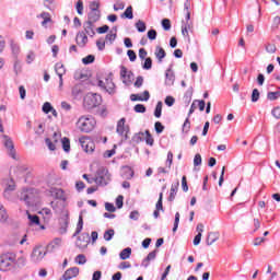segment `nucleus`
<instances>
[{"label": "nucleus", "instance_id": "obj_1", "mask_svg": "<svg viewBox=\"0 0 280 280\" xmlns=\"http://www.w3.org/2000/svg\"><path fill=\"white\" fill-rule=\"evenodd\" d=\"M102 105V95L97 93H88L83 98V106L88 110L93 108H97V106Z\"/></svg>", "mask_w": 280, "mask_h": 280}, {"label": "nucleus", "instance_id": "obj_2", "mask_svg": "<svg viewBox=\"0 0 280 280\" xmlns=\"http://www.w3.org/2000/svg\"><path fill=\"white\" fill-rule=\"evenodd\" d=\"M95 118L93 116H81L77 122V127L81 132H91L95 128Z\"/></svg>", "mask_w": 280, "mask_h": 280}, {"label": "nucleus", "instance_id": "obj_3", "mask_svg": "<svg viewBox=\"0 0 280 280\" xmlns=\"http://www.w3.org/2000/svg\"><path fill=\"white\" fill-rule=\"evenodd\" d=\"M95 183L101 187H106L110 183V173L106 166H101L97 168L95 174Z\"/></svg>", "mask_w": 280, "mask_h": 280}, {"label": "nucleus", "instance_id": "obj_4", "mask_svg": "<svg viewBox=\"0 0 280 280\" xmlns=\"http://www.w3.org/2000/svg\"><path fill=\"white\" fill-rule=\"evenodd\" d=\"M46 255H47L46 247H44L43 245L35 246L31 254L32 264H40V261H43V259H45Z\"/></svg>", "mask_w": 280, "mask_h": 280}, {"label": "nucleus", "instance_id": "obj_5", "mask_svg": "<svg viewBox=\"0 0 280 280\" xmlns=\"http://www.w3.org/2000/svg\"><path fill=\"white\" fill-rule=\"evenodd\" d=\"M116 132L119 137H122V141H128V132H130V126L126 125V118H120L117 122Z\"/></svg>", "mask_w": 280, "mask_h": 280}, {"label": "nucleus", "instance_id": "obj_6", "mask_svg": "<svg viewBox=\"0 0 280 280\" xmlns=\"http://www.w3.org/2000/svg\"><path fill=\"white\" fill-rule=\"evenodd\" d=\"M98 86L104 89L109 95H115V83L113 82V78L107 77L105 80H98Z\"/></svg>", "mask_w": 280, "mask_h": 280}, {"label": "nucleus", "instance_id": "obj_7", "mask_svg": "<svg viewBox=\"0 0 280 280\" xmlns=\"http://www.w3.org/2000/svg\"><path fill=\"white\" fill-rule=\"evenodd\" d=\"M79 143L86 153L95 152V142L89 137H81Z\"/></svg>", "mask_w": 280, "mask_h": 280}, {"label": "nucleus", "instance_id": "obj_8", "mask_svg": "<svg viewBox=\"0 0 280 280\" xmlns=\"http://www.w3.org/2000/svg\"><path fill=\"white\" fill-rule=\"evenodd\" d=\"M16 261V256L14 255H5L2 256L0 259V270H3L4 272L7 270H10L12 268V265Z\"/></svg>", "mask_w": 280, "mask_h": 280}, {"label": "nucleus", "instance_id": "obj_9", "mask_svg": "<svg viewBox=\"0 0 280 280\" xmlns=\"http://www.w3.org/2000/svg\"><path fill=\"white\" fill-rule=\"evenodd\" d=\"M2 138L4 139V148H7L9 156L16 161V149H14V142L12 141V138L7 135H3Z\"/></svg>", "mask_w": 280, "mask_h": 280}, {"label": "nucleus", "instance_id": "obj_10", "mask_svg": "<svg viewBox=\"0 0 280 280\" xmlns=\"http://www.w3.org/2000/svg\"><path fill=\"white\" fill-rule=\"evenodd\" d=\"M19 199L21 202H24L26 207H32L34 205L32 201L34 200V192L30 189H24L20 192Z\"/></svg>", "mask_w": 280, "mask_h": 280}, {"label": "nucleus", "instance_id": "obj_11", "mask_svg": "<svg viewBox=\"0 0 280 280\" xmlns=\"http://www.w3.org/2000/svg\"><path fill=\"white\" fill-rule=\"evenodd\" d=\"M91 242V236L89 235V233L84 232L82 233L77 242H75V246L78 248H86V246H89V243Z\"/></svg>", "mask_w": 280, "mask_h": 280}, {"label": "nucleus", "instance_id": "obj_12", "mask_svg": "<svg viewBox=\"0 0 280 280\" xmlns=\"http://www.w3.org/2000/svg\"><path fill=\"white\" fill-rule=\"evenodd\" d=\"M78 275H80V268L71 267L65 271L62 279L63 280L75 279V277H78Z\"/></svg>", "mask_w": 280, "mask_h": 280}, {"label": "nucleus", "instance_id": "obj_13", "mask_svg": "<svg viewBox=\"0 0 280 280\" xmlns=\"http://www.w3.org/2000/svg\"><path fill=\"white\" fill-rule=\"evenodd\" d=\"M50 196H52V198H56V200H67V197L65 196V190H62V188H56L52 187L50 188Z\"/></svg>", "mask_w": 280, "mask_h": 280}, {"label": "nucleus", "instance_id": "obj_14", "mask_svg": "<svg viewBox=\"0 0 280 280\" xmlns=\"http://www.w3.org/2000/svg\"><path fill=\"white\" fill-rule=\"evenodd\" d=\"M55 71L57 73V75L59 77V89H62V75H65V73H67V70L65 69V65L62 63H56L55 66Z\"/></svg>", "mask_w": 280, "mask_h": 280}, {"label": "nucleus", "instance_id": "obj_15", "mask_svg": "<svg viewBox=\"0 0 280 280\" xmlns=\"http://www.w3.org/2000/svg\"><path fill=\"white\" fill-rule=\"evenodd\" d=\"M130 100L131 102H148V100H150V92L145 90L142 95L131 94Z\"/></svg>", "mask_w": 280, "mask_h": 280}, {"label": "nucleus", "instance_id": "obj_16", "mask_svg": "<svg viewBox=\"0 0 280 280\" xmlns=\"http://www.w3.org/2000/svg\"><path fill=\"white\" fill-rule=\"evenodd\" d=\"M75 43L80 47H86V43H89V37L86 36V33L79 32L75 37Z\"/></svg>", "mask_w": 280, "mask_h": 280}, {"label": "nucleus", "instance_id": "obj_17", "mask_svg": "<svg viewBox=\"0 0 280 280\" xmlns=\"http://www.w3.org/2000/svg\"><path fill=\"white\" fill-rule=\"evenodd\" d=\"M120 78H122V82L124 84H126V82H130V80H132V72L131 71L128 72V68H126V66H121Z\"/></svg>", "mask_w": 280, "mask_h": 280}, {"label": "nucleus", "instance_id": "obj_18", "mask_svg": "<svg viewBox=\"0 0 280 280\" xmlns=\"http://www.w3.org/2000/svg\"><path fill=\"white\" fill-rule=\"evenodd\" d=\"M95 23L94 22H84L83 23V28H84V32L85 34H88V36H91L93 38V36H95Z\"/></svg>", "mask_w": 280, "mask_h": 280}, {"label": "nucleus", "instance_id": "obj_19", "mask_svg": "<svg viewBox=\"0 0 280 280\" xmlns=\"http://www.w3.org/2000/svg\"><path fill=\"white\" fill-rule=\"evenodd\" d=\"M62 244V238L60 237H57L55 238L54 241H51L47 247H46V250L48 253H54V250H56V248H60V245Z\"/></svg>", "mask_w": 280, "mask_h": 280}, {"label": "nucleus", "instance_id": "obj_20", "mask_svg": "<svg viewBox=\"0 0 280 280\" xmlns=\"http://www.w3.org/2000/svg\"><path fill=\"white\" fill-rule=\"evenodd\" d=\"M102 19V11H90L88 13V22L97 23Z\"/></svg>", "mask_w": 280, "mask_h": 280}, {"label": "nucleus", "instance_id": "obj_21", "mask_svg": "<svg viewBox=\"0 0 280 280\" xmlns=\"http://www.w3.org/2000/svg\"><path fill=\"white\" fill-rule=\"evenodd\" d=\"M156 253H158L156 249H154L153 252H150L148 256L142 260L141 266L143 268H148V266H150V261H153V259H156Z\"/></svg>", "mask_w": 280, "mask_h": 280}, {"label": "nucleus", "instance_id": "obj_22", "mask_svg": "<svg viewBox=\"0 0 280 280\" xmlns=\"http://www.w3.org/2000/svg\"><path fill=\"white\" fill-rule=\"evenodd\" d=\"M180 186V183L176 182L175 184H172L171 186V192L168 196V201L174 202L176 200V194H178V187Z\"/></svg>", "mask_w": 280, "mask_h": 280}, {"label": "nucleus", "instance_id": "obj_23", "mask_svg": "<svg viewBox=\"0 0 280 280\" xmlns=\"http://www.w3.org/2000/svg\"><path fill=\"white\" fill-rule=\"evenodd\" d=\"M220 240V233L218 232H210L207 237V245L211 246L212 244H215Z\"/></svg>", "mask_w": 280, "mask_h": 280}, {"label": "nucleus", "instance_id": "obj_24", "mask_svg": "<svg viewBox=\"0 0 280 280\" xmlns=\"http://www.w3.org/2000/svg\"><path fill=\"white\" fill-rule=\"evenodd\" d=\"M67 229H69V218L60 219L59 233L60 235H65L67 233Z\"/></svg>", "mask_w": 280, "mask_h": 280}, {"label": "nucleus", "instance_id": "obj_25", "mask_svg": "<svg viewBox=\"0 0 280 280\" xmlns=\"http://www.w3.org/2000/svg\"><path fill=\"white\" fill-rule=\"evenodd\" d=\"M154 55L159 62H163V58L167 56V52H165V49H163V47L156 46Z\"/></svg>", "mask_w": 280, "mask_h": 280}, {"label": "nucleus", "instance_id": "obj_26", "mask_svg": "<svg viewBox=\"0 0 280 280\" xmlns=\"http://www.w3.org/2000/svg\"><path fill=\"white\" fill-rule=\"evenodd\" d=\"M135 176V172L132 171V168L125 166L122 167V172H121V177L125 178L126 180H130V178H132Z\"/></svg>", "mask_w": 280, "mask_h": 280}, {"label": "nucleus", "instance_id": "obj_27", "mask_svg": "<svg viewBox=\"0 0 280 280\" xmlns=\"http://www.w3.org/2000/svg\"><path fill=\"white\" fill-rule=\"evenodd\" d=\"M82 229H84V219L82 218V215H80L79 221L77 223L75 232L72 235V237H78V235H80V233H82Z\"/></svg>", "mask_w": 280, "mask_h": 280}, {"label": "nucleus", "instance_id": "obj_28", "mask_svg": "<svg viewBox=\"0 0 280 280\" xmlns=\"http://www.w3.org/2000/svg\"><path fill=\"white\" fill-rule=\"evenodd\" d=\"M4 185H5L4 190L7 191H14L16 189V184L14 183L13 178L5 179Z\"/></svg>", "mask_w": 280, "mask_h": 280}, {"label": "nucleus", "instance_id": "obj_29", "mask_svg": "<svg viewBox=\"0 0 280 280\" xmlns=\"http://www.w3.org/2000/svg\"><path fill=\"white\" fill-rule=\"evenodd\" d=\"M130 255H132V248L127 247L120 252L119 257L126 261V259H130Z\"/></svg>", "mask_w": 280, "mask_h": 280}, {"label": "nucleus", "instance_id": "obj_30", "mask_svg": "<svg viewBox=\"0 0 280 280\" xmlns=\"http://www.w3.org/2000/svg\"><path fill=\"white\" fill-rule=\"evenodd\" d=\"M142 141H145V131H140L132 137L133 143H141Z\"/></svg>", "mask_w": 280, "mask_h": 280}, {"label": "nucleus", "instance_id": "obj_31", "mask_svg": "<svg viewBox=\"0 0 280 280\" xmlns=\"http://www.w3.org/2000/svg\"><path fill=\"white\" fill-rule=\"evenodd\" d=\"M120 16L121 19H135V14L132 13V5H129Z\"/></svg>", "mask_w": 280, "mask_h": 280}, {"label": "nucleus", "instance_id": "obj_32", "mask_svg": "<svg viewBox=\"0 0 280 280\" xmlns=\"http://www.w3.org/2000/svg\"><path fill=\"white\" fill-rule=\"evenodd\" d=\"M39 16L40 19H44V21L42 22L43 26H46L47 23H51V14H49V12H42Z\"/></svg>", "mask_w": 280, "mask_h": 280}, {"label": "nucleus", "instance_id": "obj_33", "mask_svg": "<svg viewBox=\"0 0 280 280\" xmlns=\"http://www.w3.org/2000/svg\"><path fill=\"white\" fill-rule=\"evenodd\" d=\"M144 141L147 143V145H154V138H152V133H150V130H145V135H144Z\"/></svg>", "mask_w": 280, "mask_h": 280}, {"label": "nucleus", "instance_id": "obj_34", "mask_svg": "<svg viewBox=\"0 0 280 280\" xmlns=\"http://www.w3.org/2000/svg\"><path fill=\"white\" fill-rule=\"evenodd\" d=\"M163 113V102H158L154 110V117L158 119L161 117V114Z\"/></svg>", "mask_w": 280, "mask_h": 280}, {"label": "nucleus", "instance_id": "obj_35", "mask_svg": "<svg viewBox=\"0 0 280 280\" xmlns=\"http://www.w3.org/2000/svg\"><path fill=\"white\" fill-rule=\"evenodd\" d=\"M165 77H166V84L171 85V84H174V73L172 72V70H166V73H165Z\"/></svg>", "mask_w": 280, "mask_h": 280}, {"label": "nucleus", "instance_id": "obj_36", "mask_svg": "<svg viewBox=\"0 0 280 280\" xmlns=\"http://www.w3.org/2000/svg\"><path fill=\"white\" fill-rule=\"evenodd\" d=\"M62 143V148L66 152H70L71 151V141L69 140V138H63L61 140Z\"/></svg>", "mask_w": 280, "mask_h": 280}, {"label": "nucleus", "instance_id": "obj_37", "mask_svg": "<svg viewBox=\"0 0 280 280\" xmlns=\"http://www.w3.org/2000/svg\"><path fill=\"white\" fill-rule=\"evenodd\" d=\"M191 130V121H189V117H187L183 124L182 132H189Z\"/></svg>", "mask_w": 280, "mask_h": 280}, {"label": "nucleus", "instance_id": "obj_38", "mask_svg": "<svg viewBox=\"0 0 280 280\" xmlns=\"http://www.w3.org/2000/svg\"><path fill=\"white\" fill-rule=\"evenodd\" d=\"M280 97V91L276 92H268L267 100H270V102H275V100H279Z\"/></svg>", "mask_w": 280, "mask_h": 280}, {"label": "nucleus", "instance_id": "obj_39", "mask_svg": "<svg viewBox=\"0 0 280 280\" xmlns=\"http://www.w3.org/2000/svg\"><path fill=\"white\" fill-rule=\"evenodd\" d=\"M115 236V230L110 229L105 231L104 233V240L105 242H110V240H113V237Z\"/></svg>", "mask_w": 280, "mask_h": 280}, {"label": "nucleus", "instance_id": "obj_40", "mask_svg": "<svg viewBox=\"0 0 280 280\" xmlns=\"http://www.w3.org/2000/svg\"><path fill=\"white\" fill-rule=\"evenodd\" d=\"M8 220V211H5V208L0 205V222H5Z\"/></svg>", "mask_w": 280, "mask_h": 280}, {"label": "nucleus", "instance_id": "obj_41", "mask_svg": "<svg viewBox=\"0 0 280 280\" xmlns=\"http://www.w3.org/2000/svg\"><path fill=\"white\" fill-rule=\"evenodd\" d=\"M155 210L158 211H165V209L163 208V192H160V197L159 200L155 205Z\"/></svg>", "mask_w": 280, "mask_h": 280}, {"label": "nucleus", "instance_id": "obj_42", "mask_svg": "<svg viewBox=\"0 0 280 280\" xmlns=\"http://www.w3.org/2000/svg\"><path fill=\"white\" fill-rule=\"evenodd\" d=\"M173 163H174V153H172V151H168L167 159H166V167H168V170H172Z\"/></svg>", "mask_w": 280, "mask_h": 280}, {"label": "nucleus", "instance_id": "obj_43", "mask_svg": "<svg viewBox=\"0 0 280 280\" xmlns=\"http://www.w3.org/2000/svg\"><path fill=\"white\" fill-rule=\"evenodd\" d=\"M136 28H137V31L140 32V33L145 32V30H147L145 22L139 20V21L136 23Z\"/></svg>", "mask_w": 280, "mask_h": 280}, {"label": "nucleus", "instance_id": "obj_44", "mask_svg": "<svg viewBox=\"0 0 280 280\" xmlns=\"http://www.w3.org/2000/svg\"><path fill=\"white\" fill-rule=\"evenodd\" d=\"M142 69L145 71H150L152 69V58L148 57L144 59V63L142 65Z\"/></svg>", "mask_w": 280, "mask_h": 280}, {"label": "nucleus", "instance_id": "obj_45", "mask_svg": "<svg viewBox=\"0 0 280 280\" xmlns=\"http://www.w3.org/2000/svg\"><path fill=\"white\" fill-rule=\"evenodd\" d=\"M75 264H79V266H84V264H86V256H84L83 254H79L75 257Z\"/></svg>", "mask_w": 280, "mask_h": 280}, {"label": "nucleus", "instance_id": "obj_46", "mask_svg": "<svg viewBox=\"0 0 280 280\" xmlns=\"http://www.w3.org/2000/svg\"><path fill=\"white\" fill-rule=\"evenodd\" d=\"M162 27L165 30V32H170V30H172V22L170 19L162 20Z\"/></svg>", "mask_w": 280, "mask_h": 280}, {"label": "nucleus", "instance_id": "obj_47", "mask_svg": "<svg viewBox=\"0 0 280 280\" xmlns=\"http://www.w3.org/2000/svg\"><path fill=\"white\" fill-rule=\"evenodd\" d=\"M83 65H93L95 62V56L93 55H88L82 59Z\"/></svg>", "mask_w": 280, "mask_h": 280}, {"label": "nucleus", "instance_id": "obj_48", "mask_svg": "<svg viewBox=\"0 0 280 280\" xmlns=\"http://www.w3.org/2000/svg\"><path fill=\"white\" fill-rule=\"evenodd\" d=\"M180 222V213L176 212L175 213V221H174V226H173V233H176L178 231V224Z\"/></svg>", "mask_w": 280, "mask_h": 280}, {"label": "nucleus", "instance_id": "obj_49", "mask_svg": "<svg viewBox=\"0 0 280 280\" xmlns=\"http://www.w3.org/2000/svg\"><path fill=\"white\" fill-rule=\"evenodd\" d=\"M28 220L31 222V224H40V218H38V215L36 214H28Z\"/></svg>", "mask_w": 280, "mask_h": 280}, {"label": "nucleus", "instance_id": "obj_50", "mask_svg": "<svg viewBox=\"0 0 280 280\" xmlns=\"http://www.w3.org/2000/svg\"><path fill=\"white\" fill-rule=\"evenodd\" d=\"M117 38V33L113 34V31H110L109 34L106 35L105 39L109 42V45H113Z\"/></svg>", "mask_w": 280, "mask_h": 280}, {"label": "nucleus", "instance_id": "obj_51", "mask_svg": "<svg viewBox=\"0 0 280 280\" xmlns=\"http://www.w3.org/2000/svg\"><path fill=\"white\" fill-rule=\"evenodd\" d=\"M50 206L51 209H54L55 213H60L62 211V208H60V202L58 201H51Z\"/></svg>", "mask_w": 280, "mask_h": 280}, {"label": "nucleus", "instance_id": "obj_52", "mask_svg": "<svg viewBox=\"0 0 280 280\" xmlns=\"http://www.w3.org/2000/svg\"><path fill=\"white\" fill-rule=\"evenodd\" d=\"M199 165H202V155H200V153H197L194 158V166L198 167Z\"/></svg>", "mask_w": 280, "mask_h": 280}, {"label": "nucleus", "instance_id": "obj_53", "mask_svg": "<svg viewBox=\"0 0 280 280\" xmlns=\"http://www.w3.org/2000/svg\"><path fill=\"white\" fill-rule=\"evenodd\" d=\"M265 49L267 54H275L277 51V46L275 44H267Z\"/></svg>", "mask_w": 280, "mask_h": 280}, {"label": "nucleus", "instance_id": "obj_54", "mask_svg": "<svg viewBox=\"0 0 280 280\" xmlns=\"http://www.w3.org/2000/svg\"><path fill=\"white\" fill-rule=\"evenodd\" d=\"M54 108V106H51V103L46 102L43 105V113H45L46 115H49V112H51Z\"/></svg>", "mask_w": 280, "mask_h": 280}, {"label": "nucleus", "instance_id": "obj_55", "mask_svg": "<svg viewBox=\"0 0 280 280\" xmlns=\"http://www.w3.org/2000/svg\"><path fill=\"white\" fill-rule=\"evenodd\" d=\"M96 47L100 51H104V49H106V42L101 38L96 42Z\"/></svg>", "mask_w": 280, "mask_h": 280}, {"label": "nucleus", "instance_id": "obj_56", "mask_svg": "<svg viewBox=\"0 0 280 280\" xmlns=\"http://www.w3.org/2000/svg\"><path fill=\"white\" fill-rule=\"evenodd\" d=\"M147 36H148L149 40H156V36H158L156 30L152 28V30L148 31Z\"/></svg>", "mask_w": 280, "mask_h": 280}, {"label": "nucleus", "instance_id": "obj_57", "mask_svg": "<svg viewBox=\"0 0 280 280\" xmlns=\"http://www.w3.org/2000/svg\"><path fill=\"white\" fill-rule=\"evenodd\" d=\"M154 127H155V132L158 135H161V132H163L165 130V126H163V124H161V121H156Z\"/></svg>", "mask_w": 280, "mask_h": 280}, {"label": "nucleus", "instance_id": "obj_58", "mask_svg": "<svg viewBox=\"0 0 280 280\" xmlns=\"http://www.w3.org/2000/svg\"><path fill=\"white\" fill-rule=\"evenodd\" d=\"M259 96H260L259 90L254 89L252 92V102L254 103L259 102Z\"/></svg>", "mask_w": 280, "mask_h": 280}, {"label": "nucleus", "instance_id": "obj_59", "mask_svg": "<svg viewBox=\"0 0 280 280\" xmlns=\"http://www.w3.org/2000/svg\"><path fill=\"white\" fill-rule=\"evenodd\" d=\"M90 11H100V1L90 2Z\"/></svg>", "mask_w": 280, "mask_h": 280}, {"label": "nucleus", "instance_id": "obj_60", "mask_svg": "<svg viewBox=\"0 0 280 280\" xmlns=\"http://www.w3.org/2000/svg\"><path fill=\"white\" fill-rule=\"evenodd\" d=\"M77 12L78 14H83L84 12V2L82 0H78L77 2Z\"/></svg>", "mask_w": 280, "mask_h": 280}, {"label": "nucleus", "instance_id": "obj_61", "mask_svg": "<svg viewBox=\"0 0 280 280\" xmlns=\"http://www.w3.org/2000/svg\"><path fill=\"white\" fill-rule=\"evenodd\" d=\"M105 209L106 211H109V213H115V211H117V208H115V205L110 202L105 203Z\"/></svg>", "mask_w": 280, "mask_h": 280}, {"label": "nucleus", "instance_id": "obj_62", "mask_svg": "<svg viewBox=\"0 0 280 280\" xmlns=\"http://www.w3.org/2000/svg\"><path fill=\"white\" fill-rule=\"evenodd\" d=\"M133 110L136 113H145V105L143 104H137L135 107H133Z\"/></svg>", "mask_w": 280, "mask_h": 280}, {"label": "nucleus", "instance_id": "obj_63", "mask_svg": "<svg viewBox=\"0 0 280 280\" xmlns=\"http://www.w3.org/2000/svg\"><path fill=\"white\" fill-rule=\"evenodd\" d=\"M45 143L47 145V148L51 151L56 150V144H54V142H51V139L49 138H46L45 139Z\"/></svg>", "mask_w": 280, "mask_h": 280}, {"label": "nucleus", "instance_id": "obj_64", "mask_svg": "<svg viewBox=\"0 0 280 280\" xmlns=\"http://www.w3.org/2000/svg\"><path fill=\"white\" fill-rule=\"evenodd\" d=\"M272 116L276 118V119H280V106L279 107H275L271 112Z\"/></svg>", "mask_w": 280, "mask_h": 280}]
</instances>
